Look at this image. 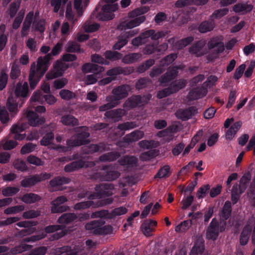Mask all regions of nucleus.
Returning a JSON list of instances; mask_svg holds the SVG:
<instances>
[{"instance_id":"1","label":"nucleus","mask_w":255,"mask_h":255,"mask_svg":"<svg viewBox=\"0 0 255 255\" xmlns=\"http://www.w3.org/2000/svg\"><path fill=\"white\" fill-rule=\"evenodd\" d=\"M62 44L57 43L52 49L51 53H48L43 57L40 56L37 60V65L34 62L31 65L29 74V83L30 88L33 90L41 78L48 69L50 65L52 56L58 55L61 51Z\"/></svg>"},{"instance_id":"2","label":"nucleus","mask_w":255,"mask_h":255,"mask_svg":"<svg viewBox=\"0 0 255 255\" xmlns=\"http://www.w3.org/2000/svg\"><path fill=\"white\" fill-rule=\"evenodd\" d=\"M14 94V98L12 96L8 98L6 105L10 112L16 113L18 106L21 107L28 96V83L25 82L22 85L21 82H18L16 85Z\"/></svg>"},{"instance_id":"3","label":"nucleus","mask_w":255,"mask_h":255,"mask_svg":"<svg viewBox=\"0 0 255 255\" xmlns=\"http://www.w3.org/2000/svg\"><path fill=\"white\" fill-rule=\"evenodd\" d=\"M107 4L102 6L101 11L99 12V5L97 6L93 12V15L99 20L107 21L113 19L115 17L114 12L119 8V5L116 3L117 0H103Z\"/></svg>"},{"instance_id":"4","label":"nucleus","mask_w":255,"mask_h":255,"mask_svg":"<svg viewBox=\"0 0 255 255\" xmlns=\"http://www.w3.org/2000/svg\"><path fill=\"white\" fill-rule=\"evenodd\" d=\"M87 127H81L77 129V132L73 135V138L69 139L66 141L68 146L73 147L88 144L90 141L87 138L90 133Z\"/></svg>"},{"instance_id":"5","label":"nucleus","mask_w":255,"mask_h":255,"mask_svg":"<svg viewBox=\"0 0 255 255\" xmlns=\"http://www.w3.org/2000/svg\"><path fill=\"white\" fill-rule=\"evenodd\" d=\"M227 223L220 222L216 218L212 219L206 230V238L208 240L215 241L218 237L220 233L224 232L226 230Z\"/></svg>"},{"instance_id":"6","label":"nucleus","mask_w":255,"mask_h":255,"mask_svg":"<svg viewBox=\"0 0 255 255\" xmlns=\"http://www.w3.org/2000/svg\"><path fill=\"white\" fill-rule=\"evenodd\" d=\"M105 223L101 221H92L85 225L88 230H93L95 235H106L111 234L113 232V228L110 225L102 226Z\"/></svg>"},{"instance_id":"7","label":"nucleus","mask_w":255,"mask_h":255,"mask_svg":"<svg viewBox=\"0 0 255 255\" xmlns=\"http://www.w3.org/2000/svg\"><path fill=\"white\" fill-rule=\"evenodd\" d=\"M113 202V199L112 198H108L105 199L101 200L96 202L93 201H87L75 204L74 205L73 208L75 210H81L88 209L90 207L97 208L110 205Z\"/></svg>"},{"instance_id":"8","label":"nucleus","mask_w":255,"mask_h":255,"mask_svg":"<svg viewBox=\"0 0 255 255\" xmlns=\"http://www.w3.org/2000/svg\"><path fill=\"white\" fill-rule=\"evenodd\" d=\"M149 100V97L147 96L133 95L128 98L124 105L126 108L131 109L143 106L146 104Z\"/></svg>"},{"instance_id":"9","label":"nucleus","mask_w":255,"mask_h":255,"mask_svg":"<svg viewBox=\"0 0 255 255\" xmlns=\"http://www.w3.org/2000/svg\"><path fill=\"white\" fill-rule=\"evenodd\" d=\"M54 128L51 125H47L41 127L39 132L42 138L40 140V144L43 146H47L51 144L54 137Z\"/></svg>"},{"instance_id":"10","label":"nucleus","mask_w":255,"mask_h":255,"mask_svg":"<svg viewBox=\"0 0 255 255\" xmlns=\"http://www.w3.org/2000/svg\"><path fill=\"white\" fill-rule=\"evenodd\" d=\"M110 149V145L104 142L98 144H90L82 147V151L85 154H93L97 152H104Z\"/></svg>"},{"instance_id":"11","label":"nucleus","mask_w":255,"mask_h":255,"mask_svg":"<svg viewBox=\"0 0 255 255\" xmlns=\"http://www.w3.org/2000/svg\"><path fill=\"white\" fill-rule=\"evenodd\" d=\"M68 201L64 196H60L51 202V211L52 213H59L69 210V206L63 205Z\"/></svg>"},{"instance_id":"12","label":"nucleus","mask_w":255,"mask_h":255,"mask_svg":"<svg viewBox=\"0 0 255 255\" xmlns=\"http://www.w3.org/2000/svg\"><path fill=\"white\" fill-rule=\"evenodd\" d=\"M26 128V125L24 123H18L14 125L11 128L9 134L10 138H13L16 140H21L25 138V134L21 133Z\"/></svg>"},{"instance_id":"13","label":"nucleus","mask_w":255,"mask_h":255,"mask_svg":"<svg viewBox=\"0 0 255 255\" xmlns=\"http://www.w3.org/2000/svg\"><path fill=\"white\" fill-rule=\"evenodd\" d=\"M64 72L63 64L58 60L53 64V69L46 74L45 78L47 80H52L61 76Z\"/></svg>"},{"instance_id":"14","label":"nucleus","mask_w":255,"mask_h":255,"mask_svg":"<svg viewBox=\"0 0 255 255\" xmlns=\"http://www.w3.org/2000/svg\"><path fill=\"white\" fill-rule=\"evenodd\" d=\"M209 49H213L214 53L219 54L225 50L224 44L218 36L212 37L207 43Z\"/></svg>"},{"instance_id":"15","label":"nucleus","mask_w":255,"mask_h":255,"mask_svg":"<svg viewBox=\"0 0 255 255\" xmlns=\"http://www.w3.org/2000/svg\"><path fill=\"white\" fill-rule=\"evenodd\" d=\"M114 189V185L110 183L100 184L95 187V191L98 192L101 198L112 196Z\"/></svg>"},{"instance_id":"16","label":"nucleus","mask_w":255,"mask_h":255,"mask_svg":"<svg viewBox=\"0 0 255 255\" xmlns=\"http://www.w3.org/2000/svg\"><path fill=\"white\" fill-rule=\"evenodd\" d=\"M113 96L110 97V99L115 102H118L122 99L127 97L128 95L127 86L123 85L114 88L112 91Z\"/></svg>"},{"instance_id":"17","label":"nucleus","mask_w":255,"mask_h":255,"mask_svg":"<svg viewBox=\"0 0 255 255\" xmlns=\"http://www.w3.org/2000/svg\"><path fill=\"white\" fill-rule=\"evenodd\" d=\"M208 90L202 85L190 90L188 94V98L190 101H193L203 98L207 93Z\"/></svg>"},{"instance_id":"18","label":"nucleus","mask_w":255,"mask_h":255,"mask_svg":"<svg viewBox=\"0 0 255 255\" xmlns=\"http://www.w3.org/2000/svg\"><path fill=\"white\" fill-rule=\"evenodd\" d=\"M133 71V69L131 67H121L117 66L108 70L107 72V75L109 76H116L120 74L128 75Z\"/></svg>"},{"instance_id":"19","label":"nucleus","mask_w":255,"mask_h":255,"mask_svg":"<svg viewBox=\"0 0 255 255\" xmlns=\"http://www.w3.org/2000/svg\"><path fill=\"white\" fill-rule=\"evenodd\" d=\"M126 114V111L122 109H116L107 111L105 116L114 122H119Z\"/></svg>"},{"instance_id":"20","label":"nucleus","mask_w":255,"mask_h":255,"mask_svg":"<svg viewBox=\"0 0 255 255\" xmlns=\"http://www.w3.org/2000/svg\"><path fill=\"white\" fill-rule=\"evenodd\" d=\"M26 118L28 124L33 127L41 125L44 123V119L40 118L36 113L32 111H28L27 112Z\"/></svg>"},{"instance_id":"21","label":"nucleus","mask_w":255,"mask_h":255,"mask_svg":"<svg viewBox=\"0 0 255 255\" xmlns=\"http://www.w3.org/2000/svg\"><path fill=\"white\" fill-rule=\"evenodd\" d=\"M81 70L84 73L91 72L98 74L103 72L104 68L94 63H86L82 65Z\"/></svg>"},{"instance_id":"22","label":"nucleus","mask_w":255,"mask_h":255,"mask_svg":"<svg viewBox=\"0 0 255 255\" xmlns=\"http://www.w3.org/2000/svg\"><path fill=\"white\" fill-rule=\"evenodd\" d=\"M87 166L88 164L86 161L79 159L66 165L64 167V171L66 172H71Z\"/></svg>"},{"instance_id":"23","label":"nucleus","mask_w":255,"mask_h":255,"mask_svg":"<svg viewBox=\"0 0 255 255\" xmlns=\"http://www.w3.org/2000/svg\"><path fill=\"white\" fill-rule=\"evenodd\" d=\"M232 213V203L229 201L225 202L221 211L219 213L220 221L227 223V220L229 219Z\"/></svg>"},{"instance_id":"24","label":"nucleus","mask_w":255,"mask_h":255,"mask_svg":"<svg viewBox=\"0 0 255 255\" xmlns=\"http://www.w3.org/2000/svg\"><path fill=\"white\" fill-rule=\"evenodd\" d=\"M157 225L156 221L149 219L145 220L141 224V228L143 234L146 237L152 236V232L153 231V227Z\"/></svg>"},{"instance_id":"25","label":"nucleus","mask_w":255,"mask_h":255,"mask_svg":"<svg viewBox=\"0 0 255 255\" xmlns=\"http://www.w3.org/2000/svg\"><path fill=\"white\" fill-rule=\"evenodd\" d=\"M144 133L142 131L135 130L131 133L127 134L124 138V142L130 143L141 139L144 136Z\"/></svg>"},{"instance_id":"26","label":"nucleus","mask_w":255,"mask_h":255,"mask_svg":"<svg viewBox=\"0 0 255 255\" xmlns=\"http://www.w3.org/2000/svg\"><path fill=\"white\" fill-rule=\"evenodd\" d=\"M178 71L176 69L173 68L169 69L165 73L163 74L159 79L160 84H165L175 79L177 76Z\"/></svg>"},{"instance_id":"27","label":"nucleus","mask_w":255,"mask_h":255,"mask_svg":"<svg viewBox=\"0 0 255 255\" xmlns=\"http://www.w3.org/2000/svg\"><path fill=\"white\" fill-rule=\"evenodd\" d=\"M195 111V108L193 107H190L188 109L178 110L176 115L178 119L182 121H186L194 115Z\"/></svg>"},{"instance_id":"28","label":"nucleus","mask_w":255,"mask_h":255,"mask_svg":"<svg viewBox=\"0 0 255 255\" xmlns=\"http://www.w3.org/2000/svg\"><path fill=\"white\" fill-rule=\"evenodd\" d=\"M187 82L184 79H179L172 82L167 87L171 94L176 93L180 89L184 88L186 85Z\"/></svg>"},{"instance_id":"29","label":"nucleus","mask_w":255,"mask_h":255,"mask_svg":"<svg viewBox=\"0 0 255 255\" xmlns=\"http://www.w3.org/2000/svg\"><path fill=\"white\" fill-rule=\"evenodd\" d=\"M145 20L144 15H140L129 20L125 21L124 23V26L125 28L131 29L134 27L137 26Z\"/></svg>"},{"instance_id":"30","label":"nucleus","mask_w":255,"mask_h":255,"mask_svg":"<svg viewBox=\"0 0 255 255\" xmlns=\"http://www.w3.org/2000/svg\"><path fill=\"white\" fill-rule=\"evenodd\" d=\"M77 220V216L75 213H66L61 215L58 218V222L61 224H69Z\"/></svg>"},{"instance_id":"31","label":"nucleus","mask_w":255,"mask_h":255,"mask_svg":"<svg viewBox=\"0 0 255 255\" xmlns=\"http://www.w3.org/2000/svg\"><path fill=\"white\" fill-rule=\"evenodd\" d=\"M252 228L249 226L246 225L244 227L240 236V244L241 246H245L248 244Z\"/></svg>"},{"instance_id":"32","label":"nucleus","mask_w":255,"mask_h":255,"mask_svg":"<svg viewBox=\"0 0 255 255\" xmlns=\"http://www.w3.org/2000/svg\"><path fill=\"white\" fill-rule=\"evenodd\" d=\"M121 156L118 151H111L100 156L99 159L101 162H112L116 160Z\"/></svg>"},{"instance_id":"33","label":"nucleus","mask_w":255,"mask_h":255,"mask_svg":"<svg viewBox=\"0 0 255 255\" xmlns=\"http://www.w3.org/2000/svg\"><path fill=\"white\" fill-rule=\"evenodd\" d=\"M251 179V174L250 172H246L241 177L239 183L240 193H243L248 187L249 183Z\"/></svg>"},{"instance_id":"34","label":"nucleus","mask_w":255,"mask_h":255,"mask_svg":"<svg viewBox=\"0 0 255 255\" xmlns=\"http://www.w3.org/2000/svg\"><path fill=\"white\" fill-rule=\"evenodd\" d=\"M40 199L41 197L38 195L32 193H25L20 198L22 202L28 204L34 203Z\"/></svg>"},{"instance_id":"35","label":"nucleus","mask_w":255,"mask_h":255,"mask_svg":"<svg viewBox=\"0 0 255 255\" xmlns=\"http://www.w3.org/2000/svg\"><path fill=\"white\" fill-rule=\"evenodd\" d=\"M204 46V43L201 41H198L194 43L190 48L189 51L190 53L195 54L197 57L203 55L204 53L202 49Z\"/></svg>"},{"instance_id":"36","label":"nucleus","mask_w":255,"mask_h":255,"mask_svg":"<svg viewBox=\"0 0 255 255\" xmlns=\"http://www.w3.org/2000/svg\"><path fill=\"white\" fill-rule=\"evenodd\" d=\"M104 56L106 60L109 61H115L121 59L123 57V54L114 50H108L104 52Z\"/></svg>"},{"instance_id":"37","label":"nucleus","mask_w":255,"mask_h":255,"mask_svg":"<svg viewBox=\"0 0 255 255\" xmlns=\"http://www.w3.org/2000/svg\"><path fill=\"white\" fill-rule=\"evenodd\" d=\"M54 253L55 255H77V252L72 251L71 247L68 246L56 248Z\"/></svg>"},{"instance_id":"38","label":"nucleus","mask_w":255,"mask_h":255,"mask_svg":"<svg viewBox=\"0 0 255 255\" xmlns=\"http://www.w3.org/2000/svg\"><path fill=\"white\" fill-rule=\"evenodd\" d=\"M120 174L117 171H105L101 173V179L105 181H113L117 179Z\"/></svg>"},{"instance_id":"39","label":"nucleus","mask_w":255,"mask_h":255,"mask_svg":"<svg viewBox=\"0 0 255 255\" xmlns=\"http://www.w3.org/2000/svg\"><path fill=\"white\" fill-rule=\"evenodd\" d=\"M60 121L63 125L66 126L74 127L79 124L78 120L71 115L63 116L61 118Z\"/></svg>"},{"instance_id":"40","label":"nucleus","mask_w":255,"mask_h":255,"mask_svg":"<svg viewBox=\"0 0 255 255\" xmlns=\"http://www.w3.org/2000/svg\"><path fill=\"white\" fill-rule=\"evenodd\" d=\"M65 50L69 53H83L84 50L80 48L79 43L75 41H69L65 46Z\"/></svg>"},{"instance_id":"41","label":"nucleus","mask_w":255,"mask_h":255,"mask_svg":"<svg viewBox=\"0 0 255 255\" xmlns=\"http://www.w3.org/2000/svg\"><path fill=\"white\" fill-rule=\"evenodd\" d=\"M144 34L147 38V39L150 37L152 40H158L165 36V33L162 31L156 32L155 30L149 29L144 32Z\"/></svg>"},{"instance_id":"42","label":"nucleus","mask_w":255,"mask_h":255,"mask_svg":"<svg viewBox=\"0 0 255 255\" xmlns=\"http://www.w3.org/2000/svg\"><path fill=\"white\" fill-rule=\"evenodd\" d=\"M122 33L117 37V41L113 46L112 49L114 50H120L124 46L126 45L128 40Z\"/></svg>"},{"instance_id":"43","label":"nucleus","mask_w":255,"mask_h":255,"mask_svg":"<svg viewBox=\"0 0 255 255\" xmlns=\"http://www.w3.org/2000/svg\"><path fill=\"white\" fill-rule=\"evenodd\" d=\"M31 246L28 245L24 244L15 246L8 251L7 253L0 255H14L22 253L23 252L28 250Z\"/></svg>"},{"instance_id":"44","label":"nucleus","mask_w":255,"mask_h":255,"mask_svg":"<svg viewBox=\"0 0 255 255\" xmlns=\"http://www.w3.org/2000/svg\"><path fill=\"white\" fill-rule=\"evenodd\" d=\"M119 163L122 166H132L137 162V159L133 156L125 155L118 160Z\"/></svg>"},{"instance_id":"45","label":"nucleus","mask_w":255,"mask_h":255,"mask_svg":"<svg viewBox=\"0 0 255 255\" xmlns=\"http://www.w3.org/2000/svg\"><path fill=\"white\" fill-rule=\"evenodd\" d=\"M70 181L71 179L68 177L58 176L52 179L49 184L52 187H56L63 184H68Z\"/></svg>"},{"instance_id":"46","label":"nucleus","mask_w":255,"mask_h":255,"mask_svg":"<svg viewBox=\"0 0 255 255\" xmlns=\"http://www.w3.org/2000/svg\"><path fill=\"white\" fill-rule=\"evenodd\" d=\"M38 180H37L35 175H34L22 180L20 182V185L24 188L30 187L37 183Z\"/></svg>"},{"instance_id":"47","label":"nucleus","mask_w":255,"mask_h":255,"mask_svg":"<svg viewBox=\"0 0 255 255\" xmlns=\"http://www.w3.org/2000/svg\"><path fill=\"white\" fill-rule=\"evenodd\" d=\"M170 167L168 165H165L160 168L156 174L155 175L154 178H166L168 177L171 174L170 171Z\"/></svg>"},{"instance_id":"48","label":"nucleus","mask_w":255,"mask_h":255,"mask_svg":"<svg viewBox=\"0 0 255 255\" xmlns=\"http://www.w3.org/2000/svg\"><path fill=\"white\" fill-rule=\"evenodd\" d=\"M194 40L192 36H188L177 41L175 43V49H182L190 44Z\"/></svg>"},{"instance_id":"49","label":"nucleus","mask_w":255,"mask_h":255,"mask_svg":"<svg viewBox=\"0 0 255 255\" xmlns=\"http://www.w3.org/2000/svg\"><path fill=\"white\" fill-rule=\"evenodd\" d=\"M214 23L212 21H204L200 23L198 30L201 33H206L213 29Z\"/></svg>"},{"instance_id":"50","label":"nucleus","mask_w":255,"mask_h":255,"mask_svg":"<svg viewBox=\"0 0 255 255\" xmlns=\"http://www.w3.org/2000/svg\"><path fill=\"white\" fill-rule=\"evenodd\" d=\"M253 8V6L251 4L238 3L233 6V9L235 12L239 13L244 11L250 12Z\"/></svg>"},{"instance_id":"51","label":"nucleus","mask_w":255,"mask_h":255,"mask_svg":"<svg viewBox=\"0 0 255 255\" xmlns=\"http://www.w3.org/2000/svg\"><path fill=\"white\" fill-rule=\"evenodd\" d=\"M158 154V151L155 149H151L147 151L143 152L140 157L142 160L147 161L152 159Z\"/></svg>"},{"instance_id":"52","label":"nucleus","mask_w":255,"mask_h":255,"mask_svg":"<svg viewBox=\"0 0 255 255\" xmlns=\"http://www.w3.org/2000/svg\"><path fill=\"white\" fill-rule=\"evenodd\" d=\"M201 136L202 133L199 135V133L194 135L190 143L185 147V149L184 150L182 154L183 156H184L189 153L190 150L195 146L196 143L198 141Z\"/></svg>"},{"instance_id":"53","label":"nucleus","mask_w":255,"mask_h":255,"mask_svg":"<svg viewBox=\"0 0 255 255\" xmlns=\"http://www.w3.org/2000/svg\"><path fill=\"white\" fill-rule=\"evenodd\" d=\"M155 63V60L153 59H149L142 63L137 68V71L142 73L153 66Z\"/></svg>"},{"instance_id":"54","label":"nucleus","mask_w":255,"mask_h":255,"mask_svg":"<svg viewBox=\"0 0 255 255\" xmlns=\"http://www.w3.org/2000/svg\"><path fill=\"white\" fill-rule=\"evenodd\" d=\"M147 41V39L144 32L140 34L138 36L133 38L131 42V44L134 46H139V45L145 44Z\"/></svg>"},{"instance_id":"55","label":"nucleus","mask_w":255,"mask_h":255,"mask_svg":"<svg viewBox=\"0 0 255 255\" xmlns=\"http://www.w3.org/2000/svg\"><path fill=\"white\" fill-rule=\"evenodd\" d=\"M151 80L146 77L140 78L135 83V88L138 90L147 87L150 83Z\"/></svg>"},{"instance_id":"56","label":"nucleus","mask_w":255,"mask_h":255,"mask_svg":"<svg viewBox=\"0 0 255 255\" xmlns=\"http://www.w3.org/2000/svg\"><path fill=\"white\" fill-rule=\"evenodd\" d=\"M127 211V209L124 207L116 208L113 210L110 213H109L108 218L110 219H113L116 216L125 214Z\"/></svg>"},{"instance_id":"57","label":"nucleus","mask_w":255,"mask_h":255,"mask_svg":"<svg viewBox=\"0 0 255 255\" xmlns=\"http://www.w3.org/2000/svg\"><path fill=\"white\" fill-rule=\"evenodd\" d=\"M91 61L95 63L102 65H108L110 64V61L106 60L102 56L98 54H94L91 55Z\"/></svg>"},{"instance_id":"58","label":"nucleus","mask_w":255,"mask_h":255,"mask_svg":"<svg viewBox=\"0 0 255 255\" xmlns=\"http://www.w3.org/2000/svg\"><path fill=\"white\" fill-rule=\"evenodd\" d=\"M60 97L64 100H70L75 97V94L73 92L66 89H62L59 92Z\"/></svg>"},{"instance_id":"59","label":"nucleus","mask_w":255,"mask_h":255,"mask_svg":"<svg viewBox=\"0 0 255 255\" xmlns=\"http://www.w3.org/2000/svg\"><path fill=\"white\" fill-rule=\"evenodd\" d=\"M19 189L15 187H7L2 190V194L4 196H12L16 194Z\"/></svg>"},{"instance_id":"60","label":"nucleus","mask_w":255,"mask_h":255,"mask_svg":"<svg viewBox=\"0 0 255 255\" xmlns=\"http://www.w3.org/2000/svg\"><path fill=\"white\" fill-rule=\"evenodd\" d=\"M107 100L109 102L106 104H104L99 107V111L101 112L106 111L108 110L111 109L115 107L118 105V102H115L110 99V97L107 98Z\"/></svg>"},{"instance_id":"61","label":"nucleus","mask_w":255,"mask_h":255,"mask_svg":"<svg viewBox=\"0 0 255 255\" xmlns=\"http://www.w3.org/2000/svg\"><path fill=\"white\" fill-rule=\"evenodd\" d=\"M194 200V196L193 195H189V196H185L184 194V197L181 201V204H182V209L185 210L187 209L192 203Z\"/></svg>"},{"instance_id":"62","label":"nucleus","mask_w":255,"mask_h":255,"mask_svg":"<svg viewBox=\"0 0 255 255\" xmlns=\"http://www.w3.org/2000/svg\"><path fill=\"white\" fill-rule=\"evenodd\" d=\"M165 69L163 68V66L160 64L158 66H154L151 71L150 72L149 76L151 78H154L160 75L161 74L163 73Z\"/></svg>"},{"instance_id":"63","label":"nucleus","mask_w":255,"mask_h":255,"mask_svg":"<svg viewBox=\"0 0 255 255\" xmlns=\"http://www.w3.org/2000/svg\"><path fill=\"white\" fill-rule=\"evenodd\" d=\"M177 57V55L175 53H171L166 57H165L160 61L161 65L162 66H168L172 63Z\"/></svg>"},{"instance_id":"64","label":"nucleus","mask_w":255,"mask_h":255,"mask_svg":"<svg viewBox=\"0 0 255 255\" xmlns=\"http://www.w3.org/2000/svg\"><path fill=\"white\" fill-rule=\"evenodd\" d=\"M13 165L16 169L21 172L26 171L27 170V166L25 162L22 160L17 159L15 160Z\"/></svg>"}]
</instances>
